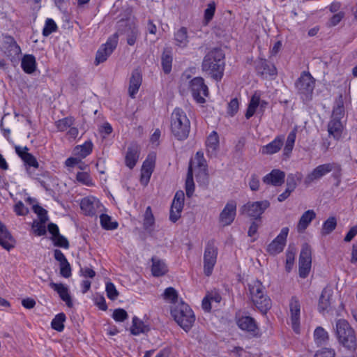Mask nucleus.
<instances>
[{"mask_svg": "<svg viewBox=\"0 0 357 357\" xmlns=\"http://www.w3.org/2000/svg\"><path fill=\"white\" fill-rule=\"evenodd\" d=\"M259 93H255L249 102L245 116L247 119H250L255 113L259 107Z\"/></svg>", "mask_w": 357, "mask_h": 357, "instance_id": "42", "label": "nucleus"}, {"mask_svg": "<svg viewBox=\"0 0 357 357\" xmlns=\"http://www.w3.org/2000/svg\"><path fill=\"white\" fill-rule=\"evenodd\" d=\"M285 178V173L278 169H273L263 178V182L266 185L280 186Z\"/></svg>", "mask_w": 357, "mask_h": 357, "instance_id": "22", "label": "nucleus"}, {"mask_svg": "<svg viewBox=\"0 0 357 357\" xmlns=\"http://www.w3.org/2000/svg\"><path fill=\"white\" fill-rule=\"evenodd\" d=\"M105 291L107 293V296L112 301H114L119 296V291L116 290L114 284L111 282H107L106 283Z\"/></svg>", "mask_w": 357, "mask_h": 357, "instance_id": "53", "label": "nucleus"}, {"mask_svg": "<svg viewBox=\"0 0 357 357\" xmlns=\"http://www.w3.org/2000/svg\"><path fill=\"white\" fill-rule=\"evenodd\" d=\"M195 190V183L193 181L192 172V161L190 160L189 163L187 177L185 180V192L188 197H192Z\"/></svg>", "mask_w": 357, "mask_h": 357, "instance_id": "37", "label": "nucleus"}, {"mask_svg": "<svg viewBox=\"0 0 357 357\" xmlns=\"http://www.w3.org/2000/svg\"><path fill=\"white\" fill-rule=\"evenodd\" d=\"M0 245L9 251L15 247V240L7 229L6 225L0 221Z\"/></svg>", "mask_w": 357, "mask_h": 357, "instance_id": "23", "label": "nucleus"}, {"mask_svg": "<svg viewBox=\"0 0 357 357\" xmlns=\"http://www.w3.org/2000/svg\"><path fill=\"white\" fill-rule=\"evenodd\" d=\"M187 29L185 27H181L175 33V40L178 45L185 46L188 41Z\"/></svg>", "mask_w": 357, "mask_h": 357, "instance_id": "49", "label": "nucleus"}, {"mask_svg": "<svg viewBox=\"0 0 357 357\" xmlns=\"http://www.w3.org/2000/svg\"><path fill=\"white\" fill-rule=\"evenodd\" d=\"M302 178L303 174L298 172L288 174L287 178V188L294 191L296 189L298 183L300 182Z\"/></svg>", "mask_w": 357, "mask_h": 357, "instance_id": "43", "label": "nucleus"}, {"mask_svg": "<svg viewBox=\"0 0 357 357\" xmlns=\"http://www.w3.org/2000/svg\"><path fill=\"white\" fill-rule=\"evenodd\" d=\"M116 33L127 36V43L134 45L139 36V30L136 24L128 20H120L118 24V31Z\"/></svg>", "mask_w": 357, "mask_h": 357, "instance_id": "13", "label": "nucleus"}, {"mask_svg": "<svg viewBox=\"0 0 357 357\" xmlns=\"http://www.w3.org/2000/svg\"><path fill=\"white\" fill-rule=\"evenodd\" d=\"M236 214V202L234 200L229 201L220 214V222L223 226L231 225L235 219Z\"/></svg>", "mask_w": 357, "mask_h": 357, "instance_id": "20", "label": "nucleus"}, {"mask_svg": "<svg viewBox=\"0 0 357 357\" xmlns=\"http://www.w3.org/2000/svg\"><path fill=\"white\" fill-rule=\"evenodd\" d=\"M164 297L165 299L169 300L171 302L173 303V305L174 303H177V298H178V294L174 288L173 287H168L165 290L164 292Z\"/></svg>", "mask_w": 357, "mask_h": 357, "instance_id": "55", "label": "nucleus"}, {"mask_svg": "<svg viewBox=\"0 0 357 357\" xmlns=\"http://www.w3.org/2000/svg\"><path fill=\"white\" fill-rule=\"evenodd\" d=\"M139 148L135 144H130L128 148L125 158L126 165L130 169H132L139 158Z\"/></svg>", "mask_w": 357, "mask_h": 357, "instance_id": "26", "label": "nucleus"}, {"mask_svg": "<svg viewBox=\"0 0 357 357\" xmlns=\"http://www.w3.org/2000/svg\"><path fill=\"white\" fill-rule=\"evenodd\" d=\"M269 206L270 202L268 200L255 202H249L241 207V213L242 214H246L254 219H258L260 218L261 214Z\"/></svg>", "mask_w": 357, "mask_h": 357, "instance_id": "12", "label": "nucleus"}, {"mask_svg": "<svg viewBox=\"0 0 357 357\" xmlns=\"http://www.w3.org/2000/svg\"><path fill=\"white\" fill-rule=\"evenodd\" d=\"M222 301V296L218 289L214 288L206 291L205 296L202 299V310L209 312L213 308L219 307Z\"/></svg>", "mask_w": 357, "mask_h": 357, "instance_id": "16", "label": "nucleus"}, {"mask_svg": "<svg viewBox=\"0 0 357 357\" xmlns=\"http://www.w3.org/2000/svg\"><path fill=\"white\" fill-rule=\"evenodd\" d=\"M240 101L238 98H232L227 104V114L228 116L233 117L234 116L239 109Z\"/></svg>", "mask_w": 357, "mask_h": 357, "instance_id": "48", "label": "nucleus"}, {"mask_svg": "<svg viewBox=\"0 0 357 357\" xmlns=\"http://www.w3.org/2000/svg\"><path fill=\"white\" fill-rule=\"evenodd\" d=\"M60 274L66 278H68L71 275V267L68 260L59 263Z\"/></svg>", "mask_w": 357, "mask_h": 357, "instance_id": "58", "label": "nucleus"}, {"mask_svg": "<svg viewBox=\"0 0 357 357\" xmlns=\"http://www.w3.org/2000/svg\"><path fill=\"white\" fill-rule=\"evenodd\" d=\"M195 73L196 68L192 67L182 73L178 84V92L182 96H191L197 103H201V77H192Z\"/></svg>", "mask_w": 357, "mask_h": 357, "instance_id": "1", "label": "nucleus"}, {"mask_svg": "<svg viewBox=\"0 0 357 357\" xmlns=\"http://www.w3.org/2000/svg\"><path fill=\"white\" fill-rule=\"evenodd\" d=\"M92 149L93 144L91 141H88L82 145L77 146L74 149V153L81 158H84L91 153Z\"/></svg>", "mask_w": 357, "mask_h": 357, "instance_id": "40", "label": "nucleus"}, {"mask_svg": "<svg viewBox=\"0 0 357 357\" xmlns=\"http://www.w3.org/2000/svg\"><path fill=\"white\" fill-rule=\"evenodd\" d=\"M66 315L63 312L56 314L52 321V328L59 332L63 331L64 329L63 323L66 321Z\"/></svg>", "mask_w": 357, "mask_h": 357, "instance_id": "45", "label": "nucleus"}, {"mask_svg": "<svg viewBox=\"0 0 357 357\" xmlns=\"http://www.w3.org/2000/svg\"><path fill=\"white\" fill-rule=\"evenodd\" d=\"M171 132L178 140H183L188 136L190 123L186 114L181 108H175L171 116Z\"/></svg>", "mask_w": 357, "mask_h": 357, "instance_id": "4", "label": "nucleus"}, {"mask_svg": "<svg viewBox=\"0 0 357 357\" xmlns=\"http://www.w3.org/2000/svg\"><path fill=\"white\" fill-rule=\"evenodd\" d=\"M357 234V225L352 227L349 231L347 232L344 237V241L349 242L351 241L355 236Z\"/></svg>", "mask_w": 357, "mask_h": 357, "instance_id": "64", "label": "nucleus"}, {"mask_svg": "<svg viewBox=\"0 0 357 357\" xmlns=\"http://www.w3.org/2000/svg\"><path fill=\"white\" fill-rule=\"evenodd\" d=\"M118 44V33H114L110 36L105 44L102 45L98 50L95 64L99 65L105 62L116 49Z\"/></svg>", "mask_w": 357, "mask_h": 357, "instance_id": "11", "label": "nucleus"}, {"mask_svg": "<svg viewBox=\"0 0 357 357\" xmlns=\"http://www.w3.org/2000/svg\"><path fill=\"white\" fill-rule=\"evenodd\" d=\"M337 226V220L334 217L328 218L322 225L321 234L324 236L331 234Z\"/></svg>", "mask_w": 357, "mask_h": 357, "instance_id": "46", "label": "nucleus"}, {"mask_svg": "<svg viewBox=\"0 0 357 357\" xmlns=\"http://www.w3.org/2000/svg\"><path fill=\"white\" fill-rule=\"evenodd\" d=\"M332 297V291L328 289H324L319 297L318 310L320 312L324 313L328 311L331 307V299Z\"/></svg>", "mask_w": 357, "mask_h": 357, "instance_id": "32", "label": "nucleus"}, {"mask_svg": "<svg viewBox=\"0 0 357 357\" xmlns=\"http://www.w3.org/2000/svg\"><path fill=\"white\" fill-rule=\"evenodd\" d=\"M161 65L163 72L168 75L172 71V55L168 49H165L161 56Z\"/></svg>", "mask_w": 357, "mask_h": 357, "instance_id": "35", "label": "nucleus"}, {"mask_svg": "<svg viewBox=\"0 0 357 357\" xmlns=\"http://www.w3.org/2000/svg\"><path fill=\"white\" fill-rule=\"evenodd\" d=\"M142 77L140 72L135 69L132 71L128 88L129 96L134 98L142 84Z\"/></svg>", "mask_w": 357, "mask_h": 357, "instance_id": "27", "label": "nucleus"}, {"mask_svg": "<svg viewBox=\"0 0 357 357\" xmlns=\"http://www.w3.org/2000/svg\"><path fill=\"white\" fill-rule=\"evenodd\" d=\"M46 222H41L40 220L33 221L32 225V229L33 232L37 236H43L46 234V227H45Z\"/></svg>", "mask_w": 357, "mask_h": 357, "instance_id": "51", "label": "nucleus"}, {"mask_svg": "<svg viewBox=\"0 0 357 357\" xmlns=\"http://www.w3.org/2000/svg\"><path fill=\"white\" fill-rule=\"evenodd\" d=\"M216 7L217 3L214 1H211L206 5L204 10L202 25L206 26L212 21L215 13Z\"/></svg>", "mask_w": 357, "mask_h": 357, "instance_id": "34", "label": "nucleus"}, {"mask_svg": "<svg viewBox=\"0 0 357 357\" xmlns=\"http://www.w3.org/2000/svg\"><path fill=\"white\" fill-rule=\"evenodd\" d=\"M101 207L100 201L93 197H84L80 203V208L86 215H96Z\"/></svg>", "mask_w": 357, "mask_h": 357, "instance_id": "19", "label": "nucleus"}, {"mask_svg": "<svg viewBox=\"0 0 357 357\" xmlns=\"http://www.w3.org/2000/svg\"><path fill=\"white\" fill-rule=\"evenodd\" d=\"M154 224H155V218H154L153 214L152 213L151 208V206H148L146 208V211H145V213L144 215V223H143L144 229L146 231L151 232L153 231V227Z\"/></svg>", "mask_w": 357, "mask_h": 357, "instance_id": "41", "label": "nucleus"}, {"mask_svg": "<svg viewBox=\"0 0 357 357\" xmlns=\"http://www.w3.org/2000/svg\"><path fill=\"white\" fill-rule=\"evenodd\" d=\"M206 153L208 156L213 157L217 154L219 147V136L215 131H213L206 141Z\"/></svg>", "mask_w": 357, "mask_h": 357, "instance_id": "28", "label": "nucleus"}, {"mask_svg": "<svg viewBox=\"0 0 357 357\" xmlns=\"http://www.w3.org/2000/svg\"><path fill=\"white\" fill-rule=\"evenodd\" d=\"M100 225L106 230H113L118 227L117 222H112V218L107 214H101L100 216Z\"/></svg>", "mask_w": 357, "mask_h": 357, "instance_id": "44", "label": "nucleus"}, {"mask_svg": "<svg viewBox=\"0 0 357 357\" xmlns=\"http://www.w3.org/2000/svg\"><path fill=\"white\" fill-rule=\"evenodd\" d=\"M75 119L72 116L65 117L56 121V126L59 131L63 132L74 124Z\"/></svg>", "mask_w": 357, "mask_h": 357, "instance_id": "47", "label": "nucleus"}, {"mask_svg": "<svg viewBox=\"0 0 357 357\" xmlns=\"http://www.w3.org/2000/svg\"><path fill=\"white\" fill-rule=\"evenodd\" d=\"M33 209L34 213L38 215V218L41 222H47L48 220V217L47 215V212L42 206L39 205H34L33 206Z\"/></svg>", "mask_w": 357, "mask_h": 357, "instance_id": "57", "label": "nucleus"}, {"mask_svg": "<svg viewBox=\"0 0 357 357\" xmlns=\"http://www.w3.org/2000/svg\"><path fill=\"white\" fill-rule=\"evenodd\" d=\"M284 139L283 135L277 136L272 142L263 146L260 149V152L264 155H273L278 153L284 144Z\"/></svg>", "mask_w": 357, "mask_h": 357, "instance_id": "24", "label": "nucleus"}, {"mask_svg": "<svg viewBox=\"0 0 357 357\" xmlns=\"http://www.w3.org/2000/svg\"><path fill=\"white\" fill-rule=\"evenodd\" d=\"M54 242V245L57 247L68 249L69 248V242L66 237L61 235L60 234L54 238H51Z\"/></svg>", "mask_w": 357, "mask_h": 357, "instance_id": "54", "label": "nucleus"}, {"mask_svg": "<svg viewBox=\"0 0 357 357\" xmlns=\"http://www.w3.org/2000/svg\"><path fill=\"white\" fill-rule=\"evenodd\" d=\"M154 168V161L152 160H146L142 165L141 169V183L144 185H146L149 182L151 176Z\"/></svg>", "mask_w": 357, "mask_h": 357, "instance_id": "29", "label": "nucleus"}, {"mask_svg": "<svg viewBox=\"0 0 357 357\" xmlns=\"http://www.w3.org/2000/svg\"><path fill=\"white\" fill-rule=\"evenodd\" d=\"M289 228L283 227L280 234L268 245L266 251L271 255L282 252L287 243Z\"/></svg>", "mask_w": 357, "mask_h": 357, "instance_id": "14", "label": "nucleus"}, {"mask_svg": "<svg viewBox=\"0 0 357 357\" xmlns=\"http://www.w3.org/2000/svg\"><path fill=\"white\" fill-rule=\"evenodd\" d=\"M151 261V272L153 276L160 277L165 275L167 273L168 268L164 261L156 257H153Z\"/></svg>", "mask_w": 357, "mask_h": 357, "instance_id": "31", "label": "nucleus"}, {"mask_svg": "<svg viewBox=\"0 0 357 357\" xmlns=\"http://www.w3.org/2000/svg\"><path fill=\"white\" fill-rule=\"evenodd\" d=\"M252 301L263 314H266L271 307V299L264 294V287L259 280H254L249 284Z\"/></svg>", "mask_w": 357, "mask_h": 357, "instance_id": "6", "label": "nucleus"}, {"mask_svg": "<svg viewBox=\"0 0 357 357\" xmlns=\"http://www.w3.org/2000/svg\"><path fill=\"white\" fill-rule=\"evenodd\" d=\"M316 218V213L313 210L306 211L301 217L298 225L297 231L298 233H303L310 225L311 222Z\"/></svg>", "mask_w": 357, "mask_h": 357, "instance_id": "30", "label": "nucleus"}, {"mask_svg": "<svg viewBox=\"0 0 357 357\" xmlns=\"http://www.w3.org/2000/svg\"><path fill=\"white\" fill-rule=\"evenodd\" d=\"M112 317L116 321L122 322L128 319V315L124 309L118 308L114 310Z\"/></svg>", "mask_w": 357, "mask_h": 357, "instance_id": "56", "label": "nucleus"}, {"mask_svg": "<svg viewBox=\"0 0 357 357\" xmlns=\"http://www.w3.org/2000/svg\"><path fill=\"white\" fill-rule=\"evenodd\" d=\"M49 285L59 294L60 298L66 303L68 307H73V303L67 286L63 283H55L54 282H51Z\"/></svg>", "mask_w": 357, "mask_h": 357, "instance_id": "21", "label": "nucleus"}, {"mask_svg": "<svg viewBox=\"0 0 357 357\" xmlns=\"http://www.w3.org/2000/svg\"><path fill=\"white\" fill-rule=\"evenodd\" d=\"M296 137V130L294 129L291 130L287 138L284 147L283 149V155L287 158H289L294 146L295 141Z\"/></svg>", "mask_w": 357, "mask_h": 357, "instance_id": "38", "label": "nucleus"}, {"mask_svg": "<svg viewBox=\"0 0 357 357\" xmlns=\"http://www.w3.org/2000/svg\"><path fill=\"white\" fill-rule=\"evenodd\" d=\"M335 352L334 349L330 348H322L318 350L314 357H335Z\"/></svg>", "mask_w": 357, "mask_h": 357, "instance_id": "60", "label": "nucleus"}, {"mask_svg": "<svg viewBox=\"0 0 357 357\" xmlns=\"http://www.w3.org/2000/svg\"><path fill=\"white\" fill-rule=\"evenodd\" d=\"M344 114V109L342 105H337L333 110L331 119L328 124V132L329 135L338 139L342 135L343 125L341 119Z\"/></svg>", "mask_w": 357, "mask_h": 357, "instance_id": "8", "label": "nucleus"}, {"mask_svg": "<svg viewBox=\"0 0 357 357\" xmlns=\"http://www.w3.org/2000/svg\"><path fill=\"white\" fill-rule=\"evenodd\" d=\"M218 248L213 241H209L206 245L204 255V272L206 276H210L216 264Z\"/></svg>", "mask_w": 357, "mask_h": 357, "instance_id": "10", "label": "nucleus"}, {"mask_svg": "<svg viewBox=\"0 0 357 357\" xmlns=\"http://www.w3.org/2000/svg\"><path fill=\"white\" fill-rule=\"evenodd\" d=\"M237 326L243 331L255 333L258 331V326L255 320L250 316H242L236 319Z\"/></svg>", "mask_w": 357, "mask_h": 357, "instance_id": "25", "label": "nucleus"}, {"mask_svg": "<svg viewBox=\"0 0 357 357\" xmlns=\"http://www.w3.org/2000/svg\"><path fill=\"white\" fill-rule=\"evenodd\" d=\"M225 54L222 50L214 48L210 50L202 61V70L213 79L219 82L223 77L225 70Z\"/></svg>", "mask_w": 357, "mask_h": 357, "instance_id": "2", "label": "nucleus"}, {"mask_svg": "<svg viewBox=\"0 0 357 357\" xmlns=\"http://www.w3.org/2000/svg\"><path fill=\"white\" fill-rule=\"evenodd\" d=\"M311 264V249L309 245H304L299 257V275L301 278H305L308 275Z\"/></svg>", "mask_w": 357, "mask_h": 357, "instance_id": "15", "label": "nucleus"}, {"mask_svg": "<svg viewBox=\"0 0 357 357\" xmlns=\"http://www.w3.org/2000/svg\"><path fill=\"white\" fill-rule=\"evenodd\" d=\"M295 254L293 252L287 251L286 253L285 268L287 272H290L294 262Z\"/></svg>", "mask_w": 357, "mask_h": 357, "instance_id": "61", "label": "nucleus"}, {"mask_svg": "<svg viewBox=\"0 0 357 357\" xmlns=\"http://www.w3.org/2000/svg\"><path fill=\"white\" fill-rule=\"evenodd\" d=\"M14 211L18 215H24L28 212L27 208L24 206V204L20 201L18 202L15 205Z\"/></svg>", "mask_w": 357, "mask_h": 357, "instance_id": "62", "label": "nucleus"}, {"mask_svg": "<svg viewBox=\"0 0 357 357\" xmlns=\"http://www.w3.org/2000/svg\"><path fill=\"white\" fill-rule=\"evenodd\" d=\"M335 335L337 341L347 350L354 352L357 349L356 333L345 319H338L335 323Z\"/></svg>", "mask_w": 357, "mask_h": 357, "instance_id": "3", "label": "nucleus"}, {"mask_svg": "<svg viewBox=\"0 0 357 357\" xmlns=\"http://www.w3.org/2000/svg\"><path fill=\"white\" fill-rule=\"evenodd\" d=\"M290 320L292 329L296 333H300L301 304L298 298L292 296L289 301Z\"/></svg>", "mask_w": 357, "mask_h": 357, "instance_id": "17", "label": "nucleus"}, {"mask_svg": "<svg viewBox=\"0 0 357 357\" xmlns=\"http://www.w3.org/2000/svg\"><path fill=\"white\" fill-rule=\"evenodd\" d=\"M149 326L144 324V323L137 317L132 318V325L130 328V332L132 335H138L140 333H145L149 331Z\"/></svg>", "mask_w": 357, "mask_h": 357, "instance_id": "36", "label": "nucleus"}, {"mask_svg": "<svg viewBox=\"0 0 357 357\" xmlns=\"http://www.w3.org/2000/svg\"><path fill=\"white\" fill-rule=\"evenodd\" d=\"M328 339V333L324 328L318 326L315 328L314 331V340L317 345L326 344Z\"/></svg>", "mask_w": 357, "mask_h": 357, "instance_id": "39", "label": "nucleus"}, {"mask_svg": "<svg viewBox=\"0 0 357 357\" xmlns=\"http://www.w3.org/2000/svg\"><path fill=\"white\" fill-rule=\"evenodd\" d=\"M76 179L78 182L87 186H92L93 185L90 174L86 172H77Z\"/></svg>", "mask_w": 357, "mask_h": 357, "instance_id": "50", "label": "nucleus"}, {"mask_svg": "<svg viewBox=\"0 0 357 357\" xmlns=\"http://www.w3.org/2000/svg\"><path fill=\"white\" fill-rule=\"evenodd\" d=\"M184 199L183 191L178 190L174 195L170 208L169 220L172 222H176L180 218L184 205Z\"/></svg>", "mask_w": 357, "mask_h": 357, "instance_id": "18", "label": "nucleus"}, {"mask_svg": "<svg viewBox=\"0 0 357 357\" xmlns=\"http://www.w3.org/2000/svg\"><path fill=\"white\" fill-rule=\"evenodd\" d=\"M22 160L24 162V163L29 167H33L35 168L38 167V162L36 160V158L31 153H28V154H24L22 156Z\"/></svg>", "mask_w": 357, "mask_h": 357, "instance_id": "59", "label": "nucleus"}, {"mask_svg": "<svg viewBox=\"0 0 357 357\" xmlns=\"http://www.w3.org/2000/svg\"><path fill=\"white\" fill-rule=\"evenodd\" d=\"M57 29V26L52 19L48 18L46 20L45 26L43 30V35L44 36H48L52 32L55 31Z\"/></svg>", "mask_w": 357, "mask_h": 357, "instance_id": "52", "label": "nucleus"}, {"mask_svg": "<svg viewBox=\"0 0 357 357\" xmlns=\"http://www.w3.org/2000/svg\"><path fill=\"white\" fill-rule=\"evenodd\" d=\"M250 188L252 191H257L259 188V180L256 175H252L249 181Z\"/></svg>", "mask_w": 357, "mask_h": 357, "instance_id": "63", "label": "nucleus"}, {"mask_svg": "<svg viewBox=\"0 0 357 357\" xmlns=\"http://www.w3.org/2000/svg\"><path fill=\"white\" fill-rule=\"evenodd\" d=\"M295 85L303 101H308L311 99L315 80L309 72H303Z\"/></svg>", "mask_w": 357, "mask_h": 357, "instance_id": "7", "label": "nucleus"}, {"mask_svg": "<svg viewBox=\"0 0 357 357\" xmlns=\"http://www.w3.org/2000/svg\"><path fill=\"white\" fill-rule=\"evenodd\" d=\"M171 314L175 321L186 332L190 330L195 321V316L192 309L182 301L172 305Z\"/></svg>", "mask_w": 357, "mask_h": 357, "instance_id": "5", "label": "nucleus"}, {"mask_svg": "<svg viewBox=\"0 0 357 357\" xmlns=\"http://www.w3.org/2000/svg\"><path fill=\"white\" fill-rule=\"evenodd\" d=\"M21 67L27 74H31L36 69V58L32 54H25L22 59Z\"/></svg>", "mask_w": 357, "mask_h": 357, "instance_id": "33", "label": "nucleus"}, {"mask_svg": "<svg viewBox=\"0 0 357 357\" xmlns=\"http://www.w3.org/2000/svg\"><path fill=\"white\" fill-rule=\"evenodd\" d=\"M334 169L340 171V167L339 165L333 162L319 165L306 175L304 179V183L306 185H309L312 183L321 179Z\"/></svg>", "mask_w": 357, "mask_h": 357, "instance_id": "9", "label": "nucleus"}]
</instances>
